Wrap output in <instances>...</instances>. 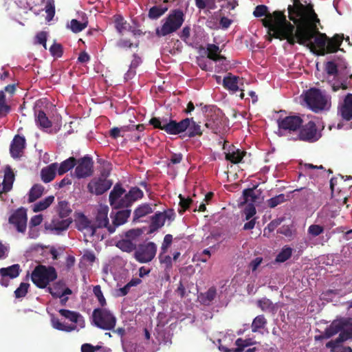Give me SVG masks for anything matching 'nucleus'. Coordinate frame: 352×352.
Masks as SVG:
<instances>
[{"instance_id":"nucleus-46","label":"nucleus","mask_w":352,"mask_h":352,"mask_svg":"<svg viewBox=\"0 0 352 352\" xmlns=\"http://www.w3.org/2000/svg\"><path fill=\"white\" fill-rule=\"evenodd\" d=\"M113 18L116 29L120 34H122L126 30V21L120 14L115 15Z\"/></svg>"},{"instance_id":"nucleus-11","label":"nucleus","mask_w":352,"mask_h":352,"mask_svg":"<svg viewBox=\"0 0 352 352\" xmlns=\"http://www.w3.org/2000/svg\"><path fill=\"white\" fill-rule=\"evenodd\" d=\"M75 175L77 178H86L93 174L94 162L89 155L76 160Z\"/></svg>"},{"instance_id":"nucleus-29","label":"nucleus","mask_w":352,"mask_h":352,"mask_svg":"<svg viewBox=\"0 0 352 352\" xmlns=\"http://www.w3.org/2000/svg\"><path fill=\"white\" fill-rule=\"evenodd\" d=\"M186 119L189 120V123L188 126H187L188 132L184 136L189 138L201 136L203 133L201 126L194 120L193 118H186Z\"/></svg>"},{"instance_id":"nucleus-5","label":"nucleus","mask_w":352,"mask_h":352,"mask_svg":"<svg viewBox=\"0 0 352 352\" xmlns=\"http://www.w3.org/2000/svg\"><path fill=\"white\" fill-rule=\"evenodd\" d=\"M57 278V272L52 266L38 265L31 274L33 283L38 288H45L47 285Z\"/></svg>"},{"instance_id":"nucleus-22","label":"nucleus","mask_w":352,"mask_h":352,"mask_svg":"<svg viewBox=\"0 0 352 352\" xmlns=\"http://www.w3.org/2000/svg\"><path fill=\"white\" fill-rule=\"evenodd\" d=\"M109 208L107 206L100 207L97 212L96 216V223L95 226L97 228H106L108 230V227L111 226L109 222L108 218Z\"/></svg>"},{"instance_id":"nucleus-3","label":"nucleus","mask_w":352,"mask_h":352,"mask_svg":"<svg viewBox=\"0 0 352 352\" xmlns=\"http://www.w3.org/2000/svg\"><path fill=\"white\" fill-rule=\"evenodd\" d=\"M185 20V15L181 9L172 10L163 20L161 27L156 28L155 34L157 36H166L177 31Z\"/></svg>"},{"instance_id":"nucleus-23","label":"nucleus","mask_w":352,"mask_h":352,"mask_svg":"<svg viewBox=\"0 0 352 352\" xmlns=\"http://www.w3.org/2000/svg\"><path fill=\"white\" fill-rule=\"evenodd\" d=\"M59 314L69 320V321L77 324L80 327L83 328L85 327V320L83 316L78 312L70 311L68 309H61L58 311Z\"/></svg>"},{"instance_id":"nucleus-51","label":"nucleus","mask_w":352,"mask_h":352,"mask_svg":"<svg viewBox=\"0 0 352 352\" xmlns=\"http://www.w3.org/2000/svg\"><path fill=\"white\" fill-rule=\"evenodd\" d=\"M45 12L47 13L46 20L51 21L55 14V6L54 0H47L45 7Z\"/></svg>"},{"instance_id":"nucleus-62","label":"nucleus","mask_w":352,"mask_h":352,"mask_svg":"<svg viewBox=\"0 0 352 352\" xmlns=\"http://www.w3.org/2000/svg\"><path fill=\"white\" fill-rule=\"evenodd\" d=\"M133 45V43L129 39H120L117 42V47L121 49L131 48Z\"/></svg>"},{"instance_id":"nucleus-45","label":"nucleus","mask_w":352,"mask_h":352,"mask_svg":"<svg viewBox=\"0 0 352 352\" xmlns=\"http://www.w3.org/2000/svg\"><path fill=\"white\" fill-rule=\"evenodd\" d=\"M217 290L214 287H210L206 292L201 294V300L204 304H210L216 297Z\"/></svg>"},{"instance_id":"nucleus-52","label":"nucleus","mask_w":352,"mask_h":352,"mask_svg":"<svg viewBox=\"0 0 352 352\" xmlns=\"http://www.w3.org/2000/svg\"><path fill=\"white\" fill-rule=\"evenodd\" d=\"M179 198L180 199L179 206L181 208L179 210V213L182 214L183 212H184L186 210H188L190 208V206L192 202V200L191 198H190V197L186 198V197H183L182 195H179Z\"/></svg>"},{"instance_id":"nucleus-55","label":"nucleus","mask_w":352,"mask_h":352,"mask_svg":"<svg viewBox=\"0 0 352 352\" xmlns=\"http://www.w3.org/2000/svg\"><path fill=\"white\" fill-rule=\"evenodd\" d=\"M253 344L251 339L243 340L242 338H238L235 341V344L237 346L235 349L236 352H242L245 347L250 346Z\"/></svg>"},{"instance_id":"nucleus-32","label":"nucleus","mask_w":352,"mask_h":352,"mask_svg":"<svg viewBox=\"0 0 352 352\" xmlns=\"http://www.w3.org/2000/svg\"><path fill=\"white\" fill-rule=\"evenodd\" d=\"M165 223V217H164V214L162 212L155 213L151 217V222L149 226L150 231L149 232H154L157 230L159 228H162Z\"/></svg>"},{"instance_id":"nucleus-49","label":"nucleus","mask_w":352,"mask_h":352,"mask_svg":"<svg viewBox=\"0 0 352 352\" xmlns=\"http://www.w3.org/2000/svg\"><path fill=\"white\" fill-rule=\"evenodd\" d=\"M256 186L252 188H247L243 191V197L245 203L251 202L254 203L256 201L257 197L254 192Z\"/></svg>"},{"instance_id":"nucleus-56","label":"nucleus","mask_w":352,"mask_h":352,"mask_svg":"<svg viewBox=\"0 0 352 352\" xmlns=\"http://www.w3.org/2000/svg\"><path fill=\"white\" fill-rule=\"evenodd\" d=\"M324 227L318 224L311 225L307 230V232L309 235L316 237L323 233Z\"/></svg>"},{"instance_id":"nucleus-26","label":"nucleus","mask_w":352,"mask_h":352,"mask_svg":"<svg viewBox=\"0 0 352 352\" xmlns=\"http://www.w3.org/2000/svg\"><path fill=\"white\" fill-rule=\"evenodd\" d=\"M58 168V163H52L49 166L44 167L41 169V179L45 183H49L52 182L55 176L56 172Z\"/></svg>"},{"instance_id":"nucleus-1","label":"nucleus","mask_w":352,"mask_h":352,"mask_svg":"<svg viewBox=\"0 0 352 352\" xmlns=\"http://www.w3.org/2000/svg\"><path fill=\"white\" fill-rule=\"evenodd\" d=\"M288 16L294 24L288 23L281 38L294 45L298 43L305 45L318 56H324L338 52L342 43L343 34H335L329 38L326 34L319 32L317 23L320 19L311 3L304 5L300 0H293V5L287 8Z\"/></svg>"},{"instance_id":"nucleus-6","label":"nucleus","mask_w":352,"mask_h":352,"mask_svg":"<svg viewBox=\"0 0 352 352\" xmlns=\"http://www.w3.org/2000/svg\"><path fill=\"white\" fill-rule=\"evenodd\" d=\"M94 324L103 330H111L116 324V316L107 309L101 307L94 309L92 312Z\"/></svg>"},{"instance_id":"nucleus-13","label":"nucleus","mask_w":352,"mask_h":352,"mask_svg":"<svg viewBox=\"0 0 352 352\" xmlns=\"http://www.w3.org/2000/svg\"><path fill=\"white\" fill-rule=\"evenodd\" d=\"M112 186V182L105 178H93L87 184L88 191L96 195L107 192Z\"/></svg>"},{"instance_id":"nucleus-36","label":"nucleus","mask_w":352,"mask_h":352,"mask_svg":"<svg viewBox=\"0 0 352 352\" xmlns=\"http://www.w3.org/2000/svg\"><path fill=\"white\" fill-rule=\"evenodd\" d=\"M43 192L44 187L41 184H34L29 191L28 201L30 203L35 201L42 196Z\"/></svg>"},{"instance_id":"nucleus-37","label":"nucleus","mask_w":352,"mask_h":352,"mask_svg":"<svg viewBox=\"0 0 352 352\" xmlns=\"http://www.w3.org/2000/svg\"><path fill=\"white\" fill-rule=\"evenodd\" d=\"M54 201L53 195L48 196L33 206V211L38 212L47 209Z\"/></svg>"},{"instance_id":"nucleus-54","label":"nucleus","mask_w":352,"mask_h":352,"mask_svg":"<svg viewBox=\"0 0 352 352\" xmlns=\"http://www.w3.org/2000/svg\"><path fill=\"white\" fill-rule=\"evenodd\" d=\"M93 292L96 297L97 298L100 306L102 307H104L107 305V302L104 296H103L100 286L98 285L94 286L93 289Z\"/></svg>"},{"instance_id":"nucleus-10","label":"nucleus","mask_w":352,"mask_h":352,"mask_svg":"<svg viewBox=\"0 0 352 352\" xmlns=\"http://www.w3.org/2000/svg\"><path fill=\"white\" fill-rule=\"evenodd\" d=\"M157 252V246L153 242L140 245L135 252L134 257L137 261L146 263L151 261Z\"/></svg>"},{"instance_id":"nucleus-31","label":"nucleus","mask_w":352,"mask_h":352,"mask_svg":"<svg viewBox=\"0 0 352 352\" xmlns=\"http://www.w3.org/2000/svg\"><path fill=\"white\" fill-rule=\"evenodd\" d=\"M21 270L19 264H14L8 267H3L0 269L1 276H8L10 279L18 277L20 274Z\"/></svg>"},{"instance_id":"nucleus-53","label":"nucleus","mask_w":352,"mask_h":352,"mask_svg":"<svg viewBox=\"0 0 352 352\" xmlns=\"http://www.w3.org/2000/svg\"><path fill=\"white\" fill-rule=\"evenodd\" d=\"M30 284L27 283H21L19 287L14 291V296L16 298L25 296L28 292Z\"/></svg>"},{"instance_id":"nucleus-7","label":"nucleus","mask_w":352,"mask_h":352,"mask_svg":"<svg viewBox=\"0 0 352 352\" xmlns=\"http://www.w3.org/2000/svg\"><path fill=\"white\" fill-rule=\"evenodd\" d=\"M304 101L316 113L325 109L328 104L327 96L317 88H311L307 90L304 95Z\"/></svg>"},{"instance_id":"nucleus-33","label":"nucleus","mask_w":352,"mask_h":352,"mask_svg":"<svg viewBox=\"0 0 352 352\" xmlns=\"http://www.w3.org/2000/svg\"><path fill=\"white\" fill-rule=\"evenodd\" d=\"M340 333V320H334L325 329L323 334L320 337L324 339H329L337 333Z\"/></svg>"},{"instance_id":"nucleus-4","label":"nucleus","mask_w":352,"mask_h":352,"mask_svg":"<svg viewBox=\"0 0 352 352\" xmlns=\"http://www.w3.org/2000/svg\"><path fill=\"white\" fill-rule=\"evenodd\" d=\"M189 120L183 119L179 122L168 118L153 117L149 124L155 129L164 131L169 135H178L185 132L188 126Z\"/></svg>"},{"instance_id":"nucleus-64","label":"nucleus","mask_w":352,"mask_h":352,"mask_svg":"<svg viewBox=\"0 0 352 352\" xmlns=\"http://www.w3.org/2000/svg\"><path fill=\"white\" fill-rule=\"evenodd\" d=\"M82 258L84 261H87L89 263H92L96 260V256L93 252L86 251L82 256Z\"/></svg>"},{"instance_id":"nucleus-61","label":"nucleus","mask_w":352,"mask_h":352,"mask_svg":"<svg viewBox=\"0 0 352 352\" xmlns=\"http://www.w3.org/2000/svg\"><path fill=\"white\" fill-rule=\"evenodd\" d=\"M36 43L42 45L45 49H47V33L45 32H40L36 36Z\"/></svg>"},{"instance_id":"nucleus-16","label":"nucleus","mask_w":352,"mask_h":352,"mask_svg":"<svg viewBox=\"0 0 352 352\" xmlns=\"http://www.w3.org/2000/svg\"><path fill=\"white\" fill-rule=\"evenodd\" d=\"M76 228L80 231H85V234L89 236H93L96 234V227L91 223L89 220L83 213H79L75 219Z\"/></svg>"},{"instance_id":"nucleus-24","label":"nucleus","mask_w":352,"mask_h":352,"mask_svg":"<svg viewBox=\"0 0 352 352\" xmlns=\"http://www.w3.org/2000/svg\"><path fill=\"white\" fill-rule=\"evenodd\" d=\"M342 118L347 121L352 118V94H347L339 110Z\"/></svg>"},{"instance_id":"nucleus-57","label":"nucleus","mask_w":352,"mask_h":352,"mask_svg":"<svg viewBox=\"0 0 352 352\" xmlns=\"http://www.w3.org/2000/svg\"><path fill=\"white\" fill-rule=\"evenodd\" d=\"M325 70L329 76H337L338 74V65L333 61H328L325 65Z\"/></svg>"},{"instance_id":"nucleus-30","label":"nucleus","mask_w":352,"mask_h":352,"mask_svg":"<svg viewBox=\"0 0 352 352\" xmlns=\"http://www.w3.org/2000/svg\"><path fill=\"white\" fill-rule=\"evenodd\" d=\"M153 212L152 206L148 204H144L140 205L133 212V219L134 222L138 221L140 218L145 217L146 215L151 214Z\"/></svg>"},{"instance_id":"nucleus-17","label":"nucleus","mask_w":352,"mask_h":352,"mask_svg":"<svg viewBox=\"0 0 352 352\" xmlns=\"http://www.w3.org/2000/svg\"><path fill=\"white\" fill-rule=\"evenodd\" d=\"M124 210H120L116 212L113 216V212L111 213L112 219L111 226L108 227V232L111 234L116 231L118 226L124 224L131 215V210L129 208H125Z\"/></svg>"},{"instance_id":"nucleus-39","label":"nucleus","mask_w":352,"mask_h":352,"mask_svg":"<svg viewBox=\"0 0 352 352\" xmlns=\"http://www.w3.org/2000/svg\"><path fill=\"white\" fill-rule=\"evenodd\" d=\"M116 247L123 252H131L136 248V245L130 239H122L116 242Z\"/></svg>"},{"instance_id":"nucleus-38","label":"nucleus","mask_w":352,"mask_h":352,"mask_svg":"<svg viewBox=\"0 0 352 352\" xmlns=\"http://www.w3.org/2000/svg\"><path fill=\"white\" fill-rule=\"evenodd\" d=\"M52 326L54 329L65 332H71L76 329V324H65L60 321L59 319L53 318L52 319Z\"/></svg>"},{"instance_id":"nucleus-41","label":"nucleus","mask_w":352,"mask_h":352,"mask_svg":"<svg viewBox=\"0 0 352 352\" xmlns=\"http://www.w3.org/2000/svg\"><path fill=\"white\" fill-rule=\"evenodd\" d=\"M168 10L167 6H155L149 9L148 16L151 19H157Z\"/></svg>"},{"instance_id":"nucleus-21","label":"nucleus","mask_w":352,"mask_h":352,"mask_svg":"<svg viewBox=\"0 0 352 352\" xmlns=\"http://www.w3.org/2000/svg\"><path fill=\"white\" fill-rule=\"evenodd\" d=\"M241 79L239 76L228 73L223 79V87L233 93L236 92L239 89V84Z\"/></svg>"},{"instance_id":"nucleus-25","label":"nucleus","mask_w":352,"mask_h":352,"mask_svg":"<svg viewBox=\"0 0 352 352\" xmlns=\"http://www.w3.org/2000/svg\"><path fill=\"white\" fill-rule=\"evenodd\" d=\"M144 195L142 190L138 187L131 188L129 191L124 195V204H126L125 208H129L132 204L139 199H141Z\"/></svg>"},{"instance_id":"nucleus-40","label":"nucleus","mask_w":352,"mask_h":352,"mask_svg":"<svg viewBox=\"0 0 352 352\" xmlns=\"http://www.w3.org/2000/svg\"><path fill=\"white\" fill-rule=\"evenodd\" d=\"M267 323L264 315H258L255 317L252 322L251 329L254 333L258 332L260 329H264Z\"/></svg>"},{"instance_id":"nucleus-18","label":"nucleus","mask_w":352,"mask_h":352,"mask_svg":"<svg viewBox=\"0 0 352 352\" xmlns=\"http://www.w3.org/2000/svg\"><path fill=\"white\" fill-rule=\"evenodd\" d=\"M25 146V139L19 135H16L10 146V153L11 156L14 158L21 157Z\"/></svg>"},{"instance_id":"nucleus-19","label":"nucleus","mask_w":352,"mask_h":352,"mask_svg":"<svg viewBox=\"0 0 352 352\" xmlns=\"http://www.w3.org/2000/svg\"><path fill=\"white\" fill-rule=\"evenodd\" d=\"M72 222L71 218L60 217V216L54 217L47 228L55 231L56 234H60L62 231L66 230Z\"/></svg>"},{"instance_id":"nucleus-12","label":"nucleus","mask_w":352,"mask_h":352,"mask_svg":"<svg viewBox=\"0 0 352 352\" xmlns=\"http://www.w3.org/2000/svg\"><path fill=\"white\" fill-rule=\"evenodd\" d=\"M302 124V119L298 116H288L277 120L278 129L289 132L299 130Z\"/></svg>"},{"instance_id":"nucleus-35","label":"nucleus","mask_w":352,"mask_h":352,"mask_svg":"<svg viewBox=\"0 0 352 352\" xmlns=\"http://www.w3.org/2000/svg\"><path fill=\"white\" fill-rule=\"evenodd\" d=\"M35 121L36 124L42 129H48L52 126V122L43 111L40 110L36 113Z\"/></svg>"},{"instance_id":"nucleus-43","label":"nucleus","mask_w":352,"mask_h":352,"mask_svg":"<svg viewBox=\"0 0 352 352\" xmlns=\"http://www.w3.org/2000/svg\"><path fill=\"white\" fill-rule=\"evenodd\" d=\"M57 211L58 216L60 217L69 218L68 217L72 212L69 203L66 201H60L58 202Z\"/></svg>"},{"instance_id":"nucleus-63","label":"nucleus","mask_w":352,"mask_h":352,"mask_svg":"<svg viewBox=\"0 0 352 352\" xmlns=\"http://www.w3.org/2000/svg\"><path fill=\"white\" fill-rule=\"evenodd\" d=\"M164 253L161 252L160 254V260L162 263H164L166 267H172V258L169 255H164Z\"/></svg>"},{"instance_id":"nucleus-34","label":"nucleus","mask_w":352,"mask_h":352,"mask_svg":"<svg viewBox=\"0 0 352 352\" xmlns=\"http://www.w3.org/2000/svg\"><path fill=\"white\" fill-rule=\"evenodd\" d=\"M76 164V159L74 157H70L68 159L62 162L59 166H58L57 172L59 175H63L65 173L72 169Z\"/></svg>"},{"instance_id":"nucleus-44","label":"nucleus","mask_w":352,"mask_h":352,"mask_svg":"<svg viewBox=\"0 0 352 352\" xmlns=\"http://www.w3.org/2000/svg\"><path fill=\"white\" fill-rule=\"evenodd\" d=\"M10 109V106L6 103L4 91H0V118L6 116Z\"/></svg>"},{"instance_id":"nucleus-48","label":"nucleus","mask_w":352,"mask_h":352,"mask_svg":"<svg viewBox=\"0 0 352 352\" xmlns=\"http://www.w3.org/2000/svg\"><path fill=\"white\" fill-rule=\"evenodd\" d=\"M257 305L263 311H271L274 310V306L273 302L267 298H263L257 301Z\"/></svg>"},{"instance_id":"nucleus-60","label":"nucleus","mask_w":352,"mask_h":352,"mask_svg":"<svg viewBox=\"0 0 352 352\" xmlns=\"http://www.w3.org/2000/svg\"><path fill=\"white\" fill-rule=\"evenodd\" d=\"M172 242L173 236L170 234H166L161 247V251H162V253H166L167 252V250L171 245Z\"/></svg>"},{"instance_id":"nucleus-14","label":"nucleus","mask_w":352,"mask_h":352,"mask_svg":"<svg viewBox=\"0 0 352 352\" xmlns=\"http://www.w3.org/2000/svg\"><path fill=\"white\" fill-rule=\"evenodd\" d=\"M125 191V189L120 184H116L113 186L109 196V201L113 208L121 209L125 208L126 204L122 201H124V197H122Z\"/></svg>"},{"instance_id":"nucleus-2","label":"nucleus","mask_w":352,"mask_h":352,"mask_svg":"<svg viewBox=\"0 0 352 352\" xmlns=\"http://www.w3.org/2000/svg\"><path fill=\"white\" fill-rule=\"evenodd\" d=\"M253 14L255 17L265 16L262 22L264 27L268 29L270 41H272V38L284 40L280 34L286 30L287 24L291 23L287 20L284 11L276 10L270 13L265 5H258L255 8Z\"/></svg>"},{"instance_id":"nucleus-27","label":"nucleus","mask_w":352,"mask_h":352,"mask_svg":"<svg viewBox=\"0 0 352 352\" xmlns=\"http://www.w3.org/2000/svg\"><path fill=\"white\" fill-rule=\"evenodd\" d=\"M245 154V151H241L239 148H236L234 146H232L228 151L226 153V160L233 164H238L241 162Z\"/></svg>"},{"instance_id":"nucleus-42","label":"nucleus","mask_w":352,"mask_h":352,"mask_svg":"<svg viewBox=\"0 0 352 352\" xmlns=\"http://www.w3.org/2000/svg\"><path fill=\"white\" fill-rule=\"evenodd\" d=\"M292 254V249L289 246H284L276 257V262L284 263L287 261Z\"/></svg>"},{"instance_id":"nucleus-47","label":"nucleus","mask_w":352,"mask_h":352,"mask_svg":"<svg viewBox=\"0 0 352 352\" xmlns=\"http://www.w3.org/2000/svg\"><path fill=\"white\" fill-rule=\"evenodd\" d=\"M88 21L80 22L77 19H72L70 21V29L74 33H78L87 28Z\"/></svg>"},{"instance_id":"nucleus-58","label":"nucleus","mask_w":352,"mask_h":352,"mask_svg":"<svg viewBox=\"0 0 352 352\" xmlns=\"http://www.w3.org/2000/svg\"><path fill=\"white\" fill-rule=\"evenodd\" d=\"M140 229H131L124 233L125 239H130L132 241L142 234Z\"/></svg>"},{"instance_id":"nucleus-8","label":"nucleus","mask_w":352,"mask_h":352,"mask_svg":"<svg viewBox=\"0 0 352 352\" xmlns=\"http://www.w3.org/2000/svg\"><path fill=\"white\" fill-rule=\"evenodd\" d=\"M322 137V132L315 122L309 121L307 123L300 126L296 140H300L308 143H314L319 140Z\"/></svg>"},{"instance_id":"nucleus-20","label":"nucleus","mask_w":352,"mask_h":352,"mask_svg":"<svg viewBox=\"0 0 352 352\" xmlns=\"http://www.w3.org/2000/svg\"><path fill=\"white\" fill-rule=\"evenodd\" d=\"M3 173V180L2 182L3 192H8L12 188L15 174L10 165L5 166Z\"/></svg>"},{"instance_id":"nucleus-28","label":"nucleus","mask_w":352,"mask_h":352,"mask_svg":"<svg viewBox=\"0 0 352 352\" xmlns=\"http://www.w3.org/2000/svg\"><path fill=\"white\" fill-rule=\"evenodd\" d=\"M206 51L207 57L214 62L226 59L225 56L221 54V50L219 47L215 44H208Z\"/></svg>"},{"instance_id":"nucleus-59","label":"nucleus","mask_w":352,"mask_h":352,"mask_svg":"<svg viewBox=\"0 0 352 352\" xmlns=\"http://www.w3.org/2000/svg\"><path fill=\"white\" fill-rule=\"evenodd\" d=\"M50 52L53 56L60 57L63 55V47L59 43H54L50 48Z\"/></svg>"},{"instance_id":"nucleus-50","label":"nucleus","mask_w":352,"mask_h":352,"mask_svg":"<svg viewBox=\"0 0 352 352\" xmlns=\"http://www.w3.org/2000/svg\"><path fill=\"white\" fill-rule=\"evenodd\" d=\"M286 201L285 195L284 194H280L274 197L269 199L267 202L270 208H274L278 205L284 203Z\"/></svg>"},{"instance_id":"nucleus-15","label":"nucleus","mask_w":352,"mask_h":352,"mask_svg":"<svg viewBox=\"0 0 352 352\" xmlns=\"http://www.w3.org/2000/svg\"><path fill=\"white\" fill-rule=\"evenodd\" d=\"M27 220L28 217L26 210L23 208L17 209L9 217L10 223L14 225L19 232H24L25 231Z\"/></svg>"},{"instance_id":"nucleus-9","label":"nucleus","mask_w":352,"mask_h":352,"mask_svg":"<svg viewBox=\"0 0 352 352\" xmlns=\"http://www.w3.org/2000/svg\"><path fill=\"white\" fill-rule=\"evenodd\" d=\"M340 333L339 336L335 339L331 340L326 343V347L335 349L342 342L352 339V318H342L340 319Z\"/></svg>"}]
</instances>
